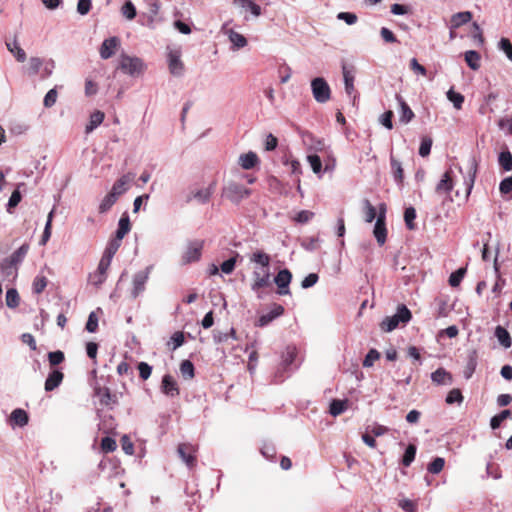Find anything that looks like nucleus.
<instances>
[{
    "instance_id": "obj_1",
    "label": "nucleus",
    "mask_w": 512,
    "mask_h": 512,
    "mask_svg": "<svg viewBox=\"0 0 512 512\" xmlns=\"http://www.w3.org/2000/svg\"><path fill=\"white\" fill-rule=\"evenodd\" d=\"M250 261L261 266V277L258 279V281H253L251 284V290L257 293L258 299H261L262 296L260 295V290L270 287L273 282L271 281L270 272L271 256L263 250H257L250 256Z\"/></svg>"
},
{
    "instance_id": "obj_2",
    "label": "nucleus",
    "mask_w": 512,
    "mask_h": 512,
    "mask_svg": "<svg viewBox=\"0 0 512 512\" xmlns=\"http://www.w3.org/2000/svg\"><path fill=\"white\" fill-rule=\"evenodd\" d=\"M223 193L227 199L238 205L243 199L251 195L252 190L235 181H230L224 187Z\"/></svg>"
},
{
    "instance_id": "obj_3",
    "label": "nucleus",
    "mask_w": 512,
    "mask_h": 512,
    "mask_svg": "<svg viewBox=\"0 0 512 512\" xmlns=\"http://www.w3.org/2000/svg\"><path fill=\"white\" fill-rule=\"evenodd\" d=\"M119 68L130 76H138L144 72L145 64L138 57H131L123 54L121 56Z\"/></svg>"
},
{
    "instance_id": "obj_4",
    "label": "nucleus",
    "mask_w": 512,
    "mask_h": 512,
    "mask_svg": "<svg viewBox=\"0 0 512 512\" xmlns=\"http://www.w3.org/2000/svg\"><path fill=\"white\" fill-rule=\"evenodd\" d=\"M292 279V272L288 268L280 269L273 277V283L277 286L276 293L280 296L290 295V284Z\"/></svg>"
},
{
    "instance_id": "obj_5",
    "label": "nucleus",
    "mask_w": 512,
    "mask_h": 512,
    "mask_svg": "<svg viewBox=\"0 0 512 512\" xmlns=\"http://www.w3.org/2000/svg\"><path fill=\"white\" fill-rule=\"evenodd\" d=\"M311 90L314 99L318 103H326L330 99L331 89L322 77H316L311 81Z\"/></svg>"
},
{
    "instance_id": "obj_6",
    "label": "nucleus",
    "mask_w": 512,
    "mask_h": 512,
    "mask_svg": "<svg viewBox=\"0 0 512 512\" xmlns=\"http://www.w3.org/2000/svg\"><path fill=\"white\" fill-rule=\"evenodd\" d=\"M455 174L452 168L447 169L443 175L441 176L439 182L435 187V192L439 195L445 194L447 195L446 199L449 201H453V198L450 196L454 185H455Z\"/></svg>"
},
{
    "instance_id": "obj_7",
    "label": "nucleus",
    "mask_w": 512,
    "mask_h": 512,
    "mask_svg": "<svg viewBox=\"0 0 512 512\" xmlns=\"http://www.w3.org/2000/svg\"><path fill=\"white\" fill-rule=\"evenodd\" d=\"M285 313V309L281 304L272 303L268 313L262 314L255 321L256 327H266L275 319L281 317Z\"/></svg>"
},
{
    "instance_id": "obj_8",
    "label": "nucleus",
    "mask_w": 512,
    "mask_h": 512,
    "mask_svg": "<svg viewBox=\"0 0 512 512\" xmlns=\"http://www.w3.org/2000/svg\"><path fill=\"white\" fill-rule=\"evenodd\" d=\"M151 269L152 266H148L145 270L139 271L133 276V289L131 292L133 298H137L142 292H144Z\"/></svg>"
},
{
    "instance_id": "obj_9",
    "label": "nucleus",
    "mask_w": 512,
    "mask_h": 512,
    "mask_svg": "<svg viewBox=\"0 0 512 512\" xmlns=\"http://www.w3.org/2000/svg\"><path fill=\"white\" fill-rule=\"evenodd\" d=\"M478 365V350L477 348H469L466 350L465 368L463 370V377L469 380L476 371Z\"/></svg>"
},
{
    "instance_id": "obj_10",
    "label": "nucleus",
    "mask_w": 512,
    "mask_h": 512,
    "mask_svg": "<svg viewBox=\"0 0 512 512\" xmlns=\"http://www.w3.org/2000/svg\"><path fill=\"white\" fill-rule=\"evenodd\" d=\"M94 394L99 397L100 403L104 406L115 405L118 403V397L113 394L108 387H101L96 381L94 385Z\"/></svg>"
},
{
    "instance_id": "obj_11",
    "label": "nucleus",
    "mask_w": 512,
    "mask_h": 512,
    "mask_svg": "<svg viewBox=\"0 0 512 512\" xmlns=\"http://www.w3.org/2000/svg\"><path fill=\"white\" fill-rule=\"evenodd\" d=\"M64 379V373L59 368H52L45 380L44 388L46 392H51L58 388Z\"/></svg>"
},
{
    "instance_id": "obj_12",
    "label": "nucleus",
    "mask_w": 512,
    "mask_h": 512,
    "mask_svg": "<svg viewBox=\"0 0 512 512\" xmlns=\"http://www.w3.org/2000/svg\"><path fill=\"white\" fill-rule=\"evenodd\" d=\"M161 392L169 397L178 396L180 391L178 384L174 377L170 374H165L161 381Z\"/></svg>"
},
{
    "instance_id": "obj_13",
    "label": "nucleus",
    "mask_w": 512,
    "mask_h": 512,
    "mask_svg": "<svg viewBox=\"0 0 512 512\" xmlns=\"http://www.w3.org/2000/svg\"><path fill=\"white\" fill-rule=\"evenodd\" d=\"M120 41L118 37H110L105 39L100 46V57L102 59H109L115 54L116 48L119 46Z\"/></svg>"
},
{
    "instance_id": "obj_14",
    "label": "nucleus",
    "mask_w": 512,
    "mask_h": 512,
    "mask_svg": "<svg viewBox=\"0 0 512 512\" xmlns=\"http://www.w3.org/2000/svg\"><path fill=\"white\" fill-rule=\"evenodd\" d=\"M177 452L179 457L189 468H192L196 464V456L194 455L193 447L190 444H179Z\"/></svg>"
},
{
    "instance_id": "obj_15",
    "label": "nucleus",
    "mask_w": 512,
    "mask_h": 512,
    "mask_svg": "<svg viewBox=\"0 0 512 512\" xmlns=\"http://www.w3.org/2000/svg\"><path fill=\"white\" fill-rule=\"evenodd\" d=\"M202 255V243L194 242L190 244L182 256V263L189 264L196 262L201 258Z\"/></svg>"
},
{
    "instance_id": "obj_16",
    "label": "nucleus",
    "mask_w": 512,
    "mask_h": 512,
    "mask_svg": "<svg viewBox=\"0 0 512 512\" xmlns=\"http://www.w3.org/2000/svg\"><path fill=\"white\" fill-rule=\"evenodd\" d=\"M168 67L172 75L180 77L184 73V64L177 52H170L168 55Z\"/></svg>"
},
{
    "instance_id": "obj_17",
    "label": "nucleus",
    "mask_w": 512,
    "mask_h": 512,
    "mask_svg": "<svg viewBox=\"0 0 512 512\" xmlns=\"http://www.w3.org/2000/svg\"><path fill=\"white\" fill-rule=\"evenodd\" d=\"M133 178L134 174L132 173L122 175L119 179H117L114 182L110 192H114L116 193V196L120 197L128 190L129 184L133 180Z\"/></svg>"
},
{
    "instance_id": "obj_18",
    "label": "nucleus",
    "mask_w": 512,
    "mask_h": 512,
    "mask_svg": "<svg viewBox=\"0 0 512 512\" xmlns=\"http://www.w3.org/2000/svg\"><path fill=\"white\" fill-rule=\"evenodd\" d=\"M473 14L470 11H461L453 14L450 18L449 29L456 30L472 20Z\"/></svg>"
},
{
    "instance_id": "obj_19",
    "label": "nucleus",
    "mask_w": 512,
    "mask_h": 512,
    "mask_svg": "<svg viewBox=\"0 0 512 512\" xmlns=\"http://www.w3.org/2000/svg\"><path fill=\"white\" fill-rule=\"evenodd\" d=\"M10 425L24 427L29 422V414L22 408H15L10 414Z\"/></svg>"
},
{
    "instance_id": "obj_20",
    "label": "nucleus",
    "mask_w": 512,
    "mask_h": 512,
    "mask_svg": "<svg viewBox=\"0 0 512 512\" xmlns=\"http://www.w3.org/2000/svg\"><path fill=\"white\" fill-rule=\"evenodd\" d=\"M131 230V222L127 212H124L119 221L116 231L114 232V237L123 240V238L130 232Z\"/></svg>"
},
{
    "instance_id": "obj_21",
    "label": "nucleus",
    "mask_w": 512,
    "mask_h": 512,
    "mask_svg": "<svg viewBox=\"0 0 512 512\" xmlns=\"http://www.w3.org/2000/svg\"><path fill=\"white\" fill-rule=\"evenodd\" d=\"M387 227H386V220H378L376 219L374 228H373V236L375 237L377 243L379 246H382L385 244L387 240Z\"/></svg>"
},
{
    "instance_id": "obj_22",
    "label": "nucleus",
    "mask_w": 512,
    "mask_h": 512,
    "mask_svg": "<svg viewBox=\"0 0 512 512\" xmlns=\"http://www.w3.org/2000/svg\"><path fill=\"white\" fill-rule=\"evenodd\" d=\"M431 380L438 385L452 384L453 377L446 369L439 367L431 373Z\"/></svg>"
},
{
    "instance_id": "obj_23",
    "label": "nucleus",
    "mask_w": 512,
    "mask_h": 512,
    "mask_svg": "<svg viewBox=\"0 0 512 512\" xmlns=\"http://www.w3.org/2000/svg\"><path fill=\"white\" fill-rule=\"evenodd\" d=\"M494 336L497 338L499 344L505 349H508L512 345V339L510 333L506 328L501 325L496 326L494 330Z\"/></svg>"
},
{
    "instance_id": "obj_24",
    "label": "nucleus",
    "mask_w": 512,
    "mask_h": 512,
    "mask_svg": "<svg viewBox=\"0 0 512 512\" xmlns=\"http://www.w3.org/2000/svg\"><path fill=\"white\" fill-rule=\"evenodd\" d=\"M6 47L13 54L17 62L23 63L26 61V52L21 48L16 38L11 42H6Z\"/></svg>"
},
{
    "instance_id": "obj_25",
    "label": "nucleus",
    "mask_w": 512,
    "mask_h": 512,
    "mask_svg": "<svg viewBox=\"0 0 512 512\" xmlns=\"http://www.w3.org/2000/svg\"><path fill=\"white\" fill-rule=\"evenodd\" d=\"M417 453V446L414 443H408L405 446L404 453L400 459V464L404 467H409L415 460Z\"/></svg>"
},
{
    "instance_id": "obj_26",
    "label": "nucleus",
    "mask_w": 512,
    "mask_h": 512,
    "mask_svg": "<svg viewBox=\"0 0 512 512\" xmlns=\"http://www.w3.org/2000/svg\"><path fill=\"white\" fill-rule=\"evenodd\" d=\"M348 407L347 399H332L329 403V413L330 415L337 417L344 413Z\"/></svg>"
},
{
    "instance_id": "obj_27",
    "label": "nucleus",
    "mask_w": 512,
    "mask_h": 512,
    "mask_svg": "<svg viewBox=\"0 0 512 512\" xmlns=\"http://www.w3.org/2000/svg\"><path fill=\"white\" fill-rule=\"evenodd\" d=\"M312 171L318 175L319 178L322 177L323 173L328 172L332 173L335 169L336 162H309Z\"/></svg>"
},
{
    "instance_id": "obj_28",
    "label": "nucleus",
    "mask_w": 512,
    "mask_h": 512,
    "mask_svg": "<svg viewBox=\"0 0 512 512\" xmlns=\"http://www.w3.org/2000/svg\"><path fill=\"white\" fill-rule=\"evenodd\" d=\"M161 8V4L159 1L154 0L149 3V14L146 16V26L154 29L155 28V22H156V16L158 15Z\"/></svg>"
},
{
    "instance_id": "obj_29",
    "label": "nucleus",
    "mask_w": 512,
    "mask_h": 512,
    "mask_svg": "<svg viewBox=\"0 0 512 512\" xmlns=\"http://www.w3.org/2000/svg\"><path fill=\"white\" fill-rule=\"evenodd\" d=\"M477 169L478 162H470V165L468 167L469 177L464 179V183L466 185V199H468L469 195L472 192Z\"/></svg>"
},
{
    "instance_id": "obj_30",
    "label": "nucleus",
    "mask_w": 512,
    "mask_h": 512,
    "mask_svg": "<svg viewBox=\"0 0 512 512\" xmlns=\"http://www.w3.org/2000/svg\"><path fill=\"white\" fill-rule=\"evenodd\" d=\"M464 59L468 67L472 70H478L480 68L481 56L475 50H468L464 53Z\"/></svg>"
},
{
    "instance_id": "obj_31",
    "label": "nucleus",
    "mask_w": 512,
    "mask_h": 512,
    "mask_svg": "<svg viewBox=\"0 0 512 512\" xmlns=\"http://www.w3.org/2000/svg\"><path fill=\"white\" fill-rule=\"evenodd\" d=\"M396 98H397L400 108H401L400 121L402 123L406 124L413 119L414 113L411 110V108L409 107V105L405 102V100L400 95L397 94Z\"/></svg>"
},
{
    "instance_id": "obj_32",
    "label": "nucleus",
    "mask_w": 512,
    "mask_h": 512,
    "mask_svg": "<svg viewBox=\"0 0 512 512\" xmlns=\"http://www.w3.org/2000/svg\"><path fill=\"white\" fill-rule=\"evenodd\" d=\"M180 372L185 380L193 379L195 377L194 363L189 359L182 360L180 363Z\"/></svg>"
},
{
    "instance_id": "obj_33",
    "label": "nucleus",
    "mask_w": 512,
    "mask_h": 512,
    "mask_svg": "<svg viewBox=\"0 0 512 512\" xmlns=\"http://www.w3.org/2000/svg\"><path fill=\"white\" fill-rule=\"evenodd\" d=\"M242 260V256L238 252H233V256L224 260L221 265L220 269L224 274H231L236 266L237 260Z\"/></svg>"
},
{
    "instance_id": "obj_34",
    "label": "nucleus",
    "mask_w": 512,
    "mask_h": 512,
    "mask_svg": "<svg viewBox=\"0 0 512 512\" xmlns=\"http://www.w3.org/2000/svg\"><path fill=\"white\" fill-rule=\"evenodd\" d=\"M118 196H116V193L114 192H108V194L102 199L100 205H99V213L103 214L108 212L112 206L117 202Z\"/></svg>"
},
{
    "instance_id": "obj_35",
    "label": "nucleus",
    "mask_w": 512,
    "mask_h": 512,
    "mask_svg": "<svg viewBox=\"0 0 512 512\" xmlns=\"http://www.w3.org/2000/svg\"><path fill=\"white\" fill-rule=\"evenodd\" d=\"M467 273V268L466 267H459L458 269H456L455 271H453L449 278H448V283L449 285L452 287V288H456L458 286H460L463 278L465 277Z\"/></svg>"
},
{
    "instance_id": "obj_36",
    "label": "nucleus",
    "mask_w": 512,
    "mask_h": 512,
    "mask_svg": "<svg viewBox=\"0 0 512 512\" xmlns=\"http://www.w3.org/2000/svg\"><path fill=\"white\" fill-rule=\"evenodd\" d=\"M234 4L249 10L255 17L261 15V7L253 0H234Z\"/></svg>"
},
{
    "instance_id": "obj_37",
    "label": "nucleus",
    "mask_w": 512,
    "mask_h": 512,
    "mask_svg": "<svg viewBox=\"0 0 512 512\" xmlns=\"http://www.w3.org/2000/svg\"><path fill=\"white\" fill-rule=\"evenodd\" d=\"M28 250L29 245L25 243L16 249L9 257H7V259L10 261V263L17 265L24 260Z\"/></svg>"
},
{
    "instance_id": "obj_38",
    "label": "nucleus",
    "mask_w": 512,
    "mask_h": 512,
    "mask_svg": "<svg viewBox=\"0 0 512 512\" xmlns=\"http://www.w3.org/2000/svg\"><path fill=\"white\" fill-rule=\"evenodd\" d=\"M16 265L13 263H10V261L5 258L0 262V273L4 278L13 277L15 278L17 276V269L15 268Z\"/></svg>"
},
{
    "instance_id": "obj_39",
    "label": "nucleus",
    "mask_w": 512,
    "mask_h": 512,
    "mask_svg": "<svg viewBox=\"0 0 512 512\" xmlns=\"http://www.w3.org/2000/svg\"><path fill=\"white\" fill-rule=\"evenodd\" d=\"M394 315L403 325H406L412 319V313L405 304H399Z\"/></svg>"
},
{
    "instance_id": "obj_40",
    "label": "nucleus",
    "mask_w": 512,
    "mask_h": 512,
    "mask_svg": "<svg viewBox=\"0 0 512 512\" xmlns=\"http://www.w3.org/2000/svg\"><path fill=\"white\" fill-rule=\"evenodd\" d=\"M417 217L416 209L413 206L406 207L404 210V221L408 230H415Z\"/></svg>"
},
{
    "instance_id": "obj_41",
    "label": "nucleus",
    "mask_w": 512,
    "mask_h": 512,
    "mask_svg": "<svg viewBox=\"0 0 512 512\" xmlns=\"http://www.w3.org/2000/svg\"><path fill=\"white\" fill-rule=\"evenodd\" d=\"M104 113L102 111H95L90 115L89 124L86 126V132L89 133L97 128L104 120Z\"/></svg>"
},
{
    "instance_id": "obj_42",
    "label": "nucleus",
    "mask_w": 512,
    "mask_h": 512,
    "mask_svg": "<svg viewBox=\"0 0 512 512\" xmlns=\"http://www.w3.org/2000/svg\"><path fill=\"white\" fill-rule=\"evenodd\" d=\"M400 321L397 319V317L393 314L392 316H386L381 324L380 327L384 332H392L395 330L399 325Z\"/></svg>"
},
{
    "instance_id": "obj_43",
    "label": "nucleus",
    "mask_w": 512,
    "mask_h": 512,
    "mask_svg": "<svg viewBox=\"0 0 512 512\" xmlns=\"http://www.w3.org/2000/svg\"><path fill=\"white\" fill-rule=\"evenodd\" d=\"M20 296L16 288H9L6 291V305L14 309L19 306Z\"/></svg>"
},
{
    "instance_id": "obj_44",
    "label": "nucleus",
    "mask_w": 512,
    "mask_h": 512,
    "mask_svg": "<svg viewBox=\"0 0 512 512\" xmlns=\"http://www.w3.org/2000/svg\"><path fill=\"white\" fill-rule=\"evenodd\" d=\"M122 240L112 236L103 252V255L113 258L119 247L121 246Z\"/></svg>"
},
{
    "instance_id": "obj_45",
    "label": "nucleus",
    "mask_w": 512,
    "mask_h": 512,
    "mask_svg": "<svg viewBox=\"0 0 512 512\" xmlns=\"http://www.w3.org/2000/svg\"><path fill=\"white\" fill-rule=\"evenodd\" d=\"M391 171L395 183L402 187L404 180V170L401 166V162H391Z\"/></svg>"
},
{
    "instance_id": "obj_46",
    "label": "nucleus",
    "mask_w": 512,
    "mask_h": 512,
    "mask_svg": "<svg viewBox=\"0 0 512 512\" xmlns=\"http://www.w3.org/2000/svg\"><path fill=\"white\" fill-rule=\"evenodd\" d=\"M230 338L236 339V330L232 327L230 330L226 333L220 332V331H213V339L216 344L225 343Z\"/></svg>"
},
{
    "instance_id": "obj_47",
    "label": "nucleus",
    "mask_w": 512,
    "mask_h": 512,
    "mask_svg": "<svg viewBox=\"0 0 512 512\" xmlns=\"http://www.w3.org/2000/svg\"><path fill=\"white\" fill-rule=\"evenodd\" d=\"M343 78L345 84V91L348 95H352L355 92L354 87V75L351 71L347 69L346 66H343Z\"/></svg>"
},
{
    "instance_id": "obj_48",
    "label": "nucleus",
    "mask_w": 512,
    "mask_h": 512,
    "mask_svg": "<svg viewBox=\"0 0 512 512\" xmlns=\"http://www.w3.org/2000/svg\"><path fill=\"white\" fill-rule=\"evenodd\" d=\"M445 465V459L442 457H434L427 465V471L431 474H439Z\"/></svg>"
},
{
    "instance_id": "obj_49",
    "label": "nucleus",
    "mask_w": 512,
    "mask_h": 512,
    "mask_svg": "<svg viewBox=\"0 0 512 512\" xmlns=\"http://www.w3.org/2000/svg\"><path fill=\"white\" fill-rule=\"evenodd\" d=\"M464 400V397H463V394L461 392L460 389L458 388H454L452 390H450L447 395H446V398H445V402L448 404V405H453V404H461Z\"/></svg>"
},
{
    "instance_id": "obj_50",
    "label": "nucleus",
    "mask_w": 512,
    "mask_h": 512,
    "mask_svg": "<svg viewBox=\"0 0 512 512\" xmlns=\"http://www.w3.org/2000/svg\"><path fill=\"white\" fill-rule=\"evenodd\" d=\"M48 284V280L43 275H37L32 283V291L35 294H41Z\"/></svg>"
},
{
    "instance_id": "obj_51",
    "label": "nucleus",
    "mask_w": 512,
    "mask_h": 512,
    "mask_svg": "<svg viewBox=\"0 0 512 512\" xmlns=\"http://www.w3.org/2000/svg\"><path fill=\"white\" fill-rule=\"evenodd\" d=\"M229 40L233 44L234 49H240L247 45V39L242 34L235 31L230 32Z\"/></svg>"
},
{
    "instance_id": "obj_52",
    "label": "nucleus",
    "mask_w": 512,
    "mask_h": 512,
    "mask_svg": "<svg viewBox=\"0 0 512 512\" xmlns=\"http://www.w3.org/2000/svg\"><path fill=\"white\" fill-rule=\"evenodd\" d=\"M21 200H22L21 192L18 189H15L8 199V202L6 204V211L8 213H12L13 209L18 206V204L21 202Z\"/></svg>"
},
{
    "instance_id": "obj_53",
    "label": "nucleus",
    "mask_w": 512,
    "mask_h": 512,
    "mask_svg": "<svg viewBox=\"0 0 512 512\" xmlns=\"http://www.w3.org/2000/svg\"><path fill=\"white\" fill-rule=\"evenodd\" d=\"M380 352L375 349V348H371L367 354L365 355L364 359H363V362H362V365L363 367L365 368H369V367H372L374 365V362L376 360H378L380 358Z\"/></svg>"
},
{
    "instance_id": "obj_54",
    "label": "nucleus",
    "mask_w": 512,
    "mask_h": 512,
    "mask_svg": "<svg viewBox=\"0 0 512 512\" xmlns=\"http://www.w3.org/2000/svg\"><path fill=\"white\" fill-rule=\"evenodd\" d=\"M364 209H365V221L368 223L373 222L377 219V209L371 204L368 199L363 201Z\"/></svg>"
},
{
    "instance_id": "obj_55",
    "label": "nucleus",
    "mask_w": 512,
    "mask_h": 512,
    "mask_svg": "<svg viewBox=\"0 0 512 512\" xmlns=\"http://www.w3.org/2000/svg\"><path fill=\"white\" fill-rule=\"evenodd\" d=\"M47 357L51 367L58 366L65 360L64 352L61 350L51 351L47 354Z\"/></svg>"
},
{
    "instance_id": "obj_56",
    "label": "nucleus",
    "mask_w": 512,
    "mask_h": 512,
    "mask_svg": "<svg viewBox=\"0 0 512 512\" xmlns=\"http://www.w3.org/2000/svg\"><path fill=\"white\" fill-rule=\"evenodd\" d=\"M137 370L141 380L146 381L152 374L153 367L144 361L137 363Z\"/></svg>"
},
{
    "instance_id": "obj_57",
    "label": "nucleus",
    "mask_w": 512,
    "mask_h": 512,
    "mask_svg": "<svg viewBox=\"0 0 512 512\" xmlns=\"http://www.w3.org/2000/svg\"><path fill=\"white\" fill-rule=\"evenodd\" d=\"M99 320L96 311L90 312L85 325V330L89 333H95L98 330Z\"/></svg>"
},
{
    "instance_id": "obj_58",
    "label": "nucleus",
    "mask_w": 512,
    "mask_h": 512,
    "mask_svg": "<svg viewBox=\"0 0 512 512\" xmlns=\"http://www.w3.org/2000/svg\"><path fill=\"white\" fill-rule=\"evenodd\" d=\"M326 149L325 142L323 140L318 139L315 143V147L312 148V151L306 156V160H321V157L317 154L318 152H323Z\"/></svg>"
},
{
    "instance_id": "obj_59",
    "label": "nucleus",
    "mask_w": 512,
    "mask_h": 512,
    "mask_svg": "<svg viewBox=\"0 0 512 512\" xmlns=\"http://www.w3.org/2000/svg\"><path fill=\"white\" fill-rule=\"evenodd\" d=\"M44 64V60L40 57H31L29 59L28 74L37 75Z\"/></svg>"
},
{
    "instance_id": "obj_60",
    "label": "nucleus",
    "mask_w": 512,
    "mask_h": 512,
    "mask_svg": "<svg viewBox=\"0 0 512 512\" xmlns=\"http://www.w3.org/2000/svg\"><path fill=\"white\" fill-rule=\"evenodd\" d=\"M101 450L105 453H110L116 450V440L110 436H105L101 439L100 443Z\"/></svg>"
},
{
    "instance_id": "obj_61",
    "label": "nucleus",
    "mask_w": 512,
    "mask_h": 512,
    "mask_svg": "<svg viewBox=\"0 0 512 512\" xmlns=\"http://www.w3.org/2000/svg\"><path fill=\"white\" fill-rule=\"evenodd\" d=\"M447 98L451 101L456 109H461L464 103V96L453 89L447 92Z\"/></svg>"
},
{
    "instance_id": "obj_62",
    "label": "nucleus",
    "mask_w": 512,
    "mask_h": 512,
    "mask_svg": "<svg viewBox=\"0 0 512 512\" xmlns=\"http://www.w3.org/2000/svg\"><path fill=\"white\" fill-rule=\"evenodd\" d=\"M122 14L129 20H132L136 17L137 11L135 5L132 3V1L127 0L122 8H121Z\"/></svg>"
},
{
    "instance_id": "obj_63",
    "label": "nucleus",
    "mask_w": 512,
    "mask_h": 512,
    "mask_svg": "<svg viewBox=\"0 0 512 512\" xmlns=\"http://www.w3.org/2000/svg\"><path fill=\"white\" fill-rule=\"evenodd\" d=\"M301 138L303 144L307 147V150L310 152L312 148L315 147V143L317 142V138L309 131H301Z\"/></svg>"
},
{
    "instance_id": "obj_64",
    "label": "nucleus",
    "mask_w": 512,
    "mask_h": 512,
    "mask_svg": "<svg viewBox=\"0 0 512 512\" xmlns=\"http://www.w3.org/2000/svg\"><path fill=\"white\" fill-rule=\"evenodd\" d=\"M498 48L506 54L510 61H512V43L508 38H501L498 43Z\"/></svg>"
}]
</instances>
